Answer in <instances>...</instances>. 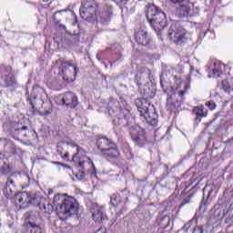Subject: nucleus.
I'll list each match as a JSON object with an SVG mask.
<instances>
[{
  "label": "nucleus",
  "instance_id": "49",
  "mask_svg": "<svg viewBox=\"0 0 233 233\" xmlns=\"http://www.w3.org/2000/svg\"><path fill=\"white\" fill-rule=\"evenodd\" d=\"M72 147H76V150H77V152H79V146H77V145H71Z\"/></svg>",
  "mask_w": 233,
  "mask_h": 233
},
{
  "label": "nucleus",
  "instance_id": "11",
  "mask_svg": "<svg viewBox=\"0 0 233 233\" xmlns=\"http://www.w3.org/2000/svg\"><path fill=\"white\" fill-rule=\"evenodd\" d=\"M15 85V76L12 73L11 66H3L2 76L0 77V86L3 88H8V86H14Z\"/></svg>",
  "mask_w": 233,
  "mask_h": 233
},
{
  "label": "nucleus",
  "instance_id": "16",
  "mask_svg": "<svg viewBox=\"0 0 233 233\" xmlns=\"http://www.w3.org/2000/svg\"><path fill=\"white\" fill-rule=\"evenodd\" d=\"M142 116L145 117L147 125H150L151 127H157V118L159 116L157 115V111H156V107H154V106H149V110Z\"/></svg>",
  "mask_w": 233,
  "mask_h": 233
},
{
  "label": "nucleus",
  "instance_id": "22",
  "mask_svg": "<svg viewBox=\"0 0 233 233\" xmlns=\"http://www.w3.org/2000/svg\"><path fill=\"white\" fill-rule=\"evenodd\" d=\"M176 15L179 17V19H184L185 17H190V7L187 5H180L177 7Z\"/></svg>",
  "mask_w": 233,
  "mask_h": 233
},
{
  "label": "nucleus",
  "instance_id": "25",
  "mask_svg": "<svg viewBox=\"0 0 233 233\" xmlns=\"http://www.w3.org/2000/svg\"><path fill=\"white\" fill-rule=\"evenodd\" d=\"M221 89L226 92V94H230L233 92V78H227L221 82Z\"/></svg>",
  "mask_w": 233,
  "mask_h": 233
},
{
  "label": "nucleus",
  "instance_id": "41",
  "mask_svg": "<svg viewBox=\"0 0 233 233\" xmlns=\"http://www.w3.org/2000/svg\"><path fill=\"white\" fill-rule=\"evenodd\" d=\"M220 1H223L225 5H229V3H232V0H220Z\"/></svg>",
  "mask_w": 233,
  "mask_h": 233
},
{
  "label": "nucleus",
  "instance_id": "12",
  "mask_svg": "<svg viewBox=\"0 0 233 233\" xmlns=\"http://www.w3.org/2000/svg\"><path fill=\"white\" fill-rule=\"evenodd\" d=\"M135 81L137 86H147L152 81V72L148 69H141L136 75Z\"/></svg>",
  "mask_w": 233,
  "mask_h": 233
},
{
  "label": "nucleus",
  "instance_id": "6",
  "mask_svg": "<svg viewBox=\"0 0 233 233\" xmlns=\"http://www.w3.org/2000/svg\"><path fill=\"white\" fill-rule=\"evenodd\" d=\"M24 223L21 233H43V222L33 211H27L24 215Z\"/></svg>",
  "mask_w": 233,
  "mask_h": 233
},
{
  "label": "nucleus",
  "instance_id": "45",
  "mask_svg": "<svg viewBox=\"0 0 233 233\" xmlns=\"http://www.w3.org/2000/svg\"><path fill=\"white\" fill-rule=\"evenodd\" d=\"M178 96H179V97H183V96H185V91H180L178 93Z\"/></svg>",
  "mask_w": 233,
  "mask_h": 233
},
{
  "label": "nucleus",
  "instance_id": "50",
  "mask_svg": "<svg viewBox=\"0 0 233 233\" xmlns=\"http://www.w3.org/2000/svg\"><path fill=\"white\" fill-rule=\"evenodd\" d=\"M44 1V3H48V0H43Z\"/></svg>",
  "mask_w": 233,
  "mask_h": 233
},
{
  "label": "nucleus",
  "instance_id": "48",
  "mask_svg": "<svg viewBox=\"0 0 233 233\" xmlns=\"http://www.w3.org/2000/svg\"><path fill=\"white\" fill-rule=\"evenodd\" d=\"M54 165H60V167H63V163L61 162H53Z\"/></svg>",
  "mask_w": 233,
  "mask_h": 233
},
{
  "label": "nucleus",
  "instance_id": "23",
  "mask_svg": "<svg viewBox=\"0 0 233 233\" xmlns=\"http://www.w3.org/2000/svg\"><path fill=\"white\" fill-rule=\"evenodd\" d=\"M63 12H68V9H63V10L56 11L53 15V19H54L55 25L56 28H59V30H65V32H66V25L61 24V19H57V15L63 14Z\"/></svg>",
  "mask_w": 233,
  "mask_h": 233
},
{
  "label": "nucleus",
  "instance_id": "38",
  "mask_svg": "<svg viewBox=\"0 0 233 233\" xmlns=\"http://www.w3.org/2000/svg\"><path fill=\"white\" fill-rule=\"evenodd\" d=\"M206 106H209L210 110H214L216 104L214 102H206Z\"/></svg>",
  "mask_w": 233,
  "mask_h": 233
},
{
  "label": "nucleus",
  "instance_id": "20",
  "mask_svg": "<svg viewBox=\"0 0 233 233\" xmlns=\"http://www.w3.org/2000/svg\"><path fill=\"white\" fill-rule=\"evenodd\" d=\"M79 167L82 168V172H85L86 174H96V166L94 165V162L90 160V158H86L84 161H80L78 163Z\"/></svg>",
  "mask_w": 233,
  "mask_h": 233
},
{
  "label": "nucleus",
  "instance_id": "28",
  "mask_svg": "<svg viewBox=\"0 0 233 233\" xmlns=\"http://www.w3.org/2000/svg\"><path fill=\"white\" fill-rule=\"evenodd\" d=\"M177 108V106L172 101V96H169L167 100V109L169 110V112H174Z\"/></svg>",
  "mask_w": 233,
  "mask_h": 233
},
{
  "label": "nucleus",
  "instance_id": "52",
  "mask_svg": "<svg viewBox=\"0 0 233 233\" xmlns=\"http://www.w3.org/2000/svg\"><path fill=\"white\" fill-rule=\"evenodd\" d=\"M76 155H74L73 157L76 158Z\"/></svg>",
  "mask_w": 233,
  "mask_h": 233
},
{
  "label": "nucleus",
  "instance_id": "2",
  "mask_svg": "<svg viewBox=\"0 0 233 233\" xmlns=\"http://www.w3.org/2000/svg\"><path fill=\"white\" fill-rule=\"evenodd\" d=\"M15 201L17 203H22L20 208H26L30 205L34 207H39L40 210H44L46 214H51L54 212V206L50 201L46 198H41V196L34 193H18L15 197Z\"/></svg>",
  "mask_w": 233,
  "mask_h": 233
},
{
  "label": "nucleus",
  "instance_id": "39",
  "mask_svg": "<svg viewBox=\"0 0 233 233\" xmlns=\"http://www.w3.org/2000/svg\"><path fill=\"white\" fill-rule=\"evenodd\" d=\"M213 75L215 77H219V76H221V71H219V69H213Z\"/></svg>",
  "mask_w": 233,
  "mask_h": 233
},
{
  "label": "nucleus",
  "instance_id": "46",
  "mask_svg": "<svg viewBox=\"0 0 233 233\" xmlns=\"http://www.w3.org/2000/svg\"><path fill=\"white\" fill-rule=\"evenodd\" d=\"M60 145H64V146L67 145L68 146V145H70V143L69 142H66V141H62V142H60Z\"/></svg>",
  "mask_w": 233,
  "mask_h": 233
},
{
  "label": "nucleus",
  "instance_id": "24",
  "mask_svg": "<svg viewBox=\"0 0 233 233\" xmlns=\"http://www.w3.org/2000/svg\"><path fill=\"white\" fill-rule=\"evenodd\" d=\"M13 188H15V187H10V184L5 183V197L7 199H15V203H16V205H17V204L20 203V202H16V201H15V196H16L17 194H23V192L15 193Z\"/></svg>",
  "mask_w": 233,
  "mask_h": 233
},
{
  "label": "nucleus",
  "instance_id": "18",
  "mask_svg": "<svg viewBox=\"0 0 233 233\" xmlns=\"http://www.w3.org/2000/svg\"><path fill=\"white\" fill-rule=\"evenodd\" d=\"M135 40L141 46H147L150 44V35L145 29H138L135 34Z\"/></svg>",
  "mask_w": 233,
  "mask_h": 233
},
{
  "label": "nucleus",
  "instance_id": "10",
  "mask_svg": "<svg viewBox=\"0 0 233 233\" xmlns=\"http://www.w3.org/2000/svg\"><path fill=\"white\" fill-rule=\"evenodd\" d=\"M96 12L97 9L90 3H86L84 6L80 8V17L84 19V21H87V23H95L96 19H97Z\"/></svg>",
  "mask_w": 233,
  "mask_h": 233
},
{
  "label": "nucleus",
  "instance_id": "17",
  "mask_svg": "<svg viewBox=\"0 0 233 233\" xmlns=\"http://www.w3.org/2000/svg\"><path fill=\"white\" fill-rule=\"evenodd\" d=\"M218 194V189L214 187L206 186L203 188V198L200 207H206L210 203V198H214Z\"/></svg>",
  "mask_w": 233,
  "mask_h": 233
},
{
  "label": "nucleus",
  "instance_id": "1",
  "mask_svg": "<svg viewBox=\"0 0 233 233\" xmlns=\"http://www.w3.org/2000/svg\"><path fill=\"white\" fill-rule=\"evenodd\" d=\"M53 205L56 207L57 216L60 219H66L71 216H77L79 205L77 200L73 197H65V195L58 194L54 197Z\"/></svg>",
  "mask_w": 233,
  "mask_h": 233
},
{
  "label": "nucleus",
  "instance_id": "13",
  "mask_svg": "<svg viewBox=\"0 0 233 233\" xmlns=\"http://www.w3.org/2000/svg\"><path fill=\"white\" fill-rule=\"evenodd\" d=\"M28 100L32 106L31 112L33 116H35L37 114H39L40 116H50V114H52L53 112L52 102L50 101L43 102L42 108H44V112H40L35 108V105L34 104V101L32 100V98H28Z\"/></svg>",
  "mask_w": 233,
  "mask_h": 233
},
{
  "label": "nucleus",
  "instance_id": "42",
  "mask_svg": "<svg viewBox=\"0 0 233 233\" xmlns=\"http://www.w3.org/2000/svg\"><path fill=\"white\" fill-rule=\"evenodd\" d=\"M203 117V113L201 111L197 112V117Z\"/></svg>",
  "mask_w": 233,
  "mask_h": 233
},
{
  "label": "nucleus",
  "instance_id": "36",
  "mask_svg": "<svg viewBox=\"0 0 233 233\" xmlns=\"http://www.w3.org/2000/svg\"><path fill=\"white\" fill-rule=\"evenodd\" d=\"M203 232H204L203 227L201 226H197L193 229V233H203Z\"/></svg>",
  "mask_w": 233,
  "mask_h": 233
},
{
  "label": "nucleus",
  "instance_id": "3",
  "mask_svg": "<svg viewBox=\"0 0 233 233\" xmlns=\"http://www.w3.org/2000/svg\"><path fill=\"white\" fill-rule=\"evenodd\" d=\"M147 18L155 32H161L167 26V14L162 12L156 5L147 6Z\"/></svg>",
  "mask_w": 233,
  "mask_h": 233
},
{
  "label": "nucleus",
  "instance_id": "43",
  "mask_svg": "<svg viewBox=\"0 0 233 233\" xmlns=\"http://www.w3.org/2000/svg\"><path fill=\"white\" fill-rule=\"evenodd\" d=\"M95 233H106V232L103 228H99Z\"/></svg>",
  "mask_w": 233,
  "mask_h": 233
},
{
  "label": "nucleus",
  "instance_id": "8",
  "mask_svg": "<svg viewBox=\"0 0 233 233\" xmlns=\"http://www.w3.org/2000/svg\"><path fill=\"white\" fill-rule=\"evenodd\" d=\"M4 127H7V132H9L10 136L16 139L17 141H21V139H25V137H28L30 136V129L28 127L22 126L16 123H9L4 125Z\"/></svg>",
  "mask_w": 233,
  "mask_h": 233
},
{
  "label": "nucleus",
  "instance_id": "51",
  "mask_svg": "<svg viewBox=\"0 0 233 233\" xmlns=\"http://www.w3.org/2000/svg\"><path fill=\"white\" fill-rule=\"evenodd\" d=\"M174 79H177V76H174Z\"/></svg>",
  "mask_w": 233,
  "mask_h": 233
},
{
  "label": "nucleus",
  "instance_id": "34",
  "mask_svg": "<svg viewBox=\"0 0 233 233\" xmlns=\"http://www.w3.org/2000/svg\"><path fill=\"white\" fill-rule=\"evenodd\" d=\"M192 221H194V218H192L191 220H189L182 228L183 230H185L186 232H188V229L190 228V227H192Z\"/></svg>",
  "mask_w": 233,
  "mask_h": 233
},
{
  "label": "nucleus",
  "instance_id": "47",
  "mask_svg": "<svg viewBox=\"0 0 233 233\" xmlns=\"http://www.w3.org/2000/svg\"><path fill=\"white\" fill-rule=\"evenodd\" d=\"M67 157H70V154L66 153L65 156H64V159H67Z\"/></svg>",
  "mask_w": 233,
  "mask_h": 233
},
{
  "label": "nucleus",
  "instance_id": "5",
  "mask_svg": "<svg viewBox=\"0 0 233 233\" xmlns=\"http://www.w3.org/2000/svg\"><path fill=\"white\" fill-rule=\"evenodd\" d=\"M54 70L58 71V76L66 83H72L77 75V67L72 63L63 58L56 60L53 65Z\"/></svg>",
  "mask_w": 233,
  "mask_h": 233
},
{
  "label": "nucleus",
  "instance_id": "15",
  "mask_svg": "<svg viewBox=\"0 0 233 233\" xmlns=\"http://www.w3.org/2000/svg\"><path fill=\"white\" fill-rule=\"evenodd\" d=\"M92 217L95 223L97 224L103 223V221H106V219H108V216H106V210L103 206H96Z\"/></svg>",
  "mask_w": 233,
  "mask_h": 233
},
{
  "label": "nucleus",
  "instance_id": "27",
  "mask_svg": "<svg viewBox=\"0 0 233 233\" xmlns=\"http://www.w3.org/2000/svg\"><path fill=\"white\" fill-rule=\"evenodd\" d=\"M10 172H12V167H10V164L4 163L0 167V174L2 176H8Z\"/></svg>",
  "mask_w": 233,
  "mask_h": 233
},
{
  "label": "nucleus",
  "instance_id": "31",
  "mask_svg": "<svg viewBox=\"0 0 233 233\" xmlns=\"http://www.w3.org/2000/svg\"><path fill=\"white\" fill-rule=\"evenodd\" d=\"M233 189L232 190H229V189H227L224 194H223V197L224 198H229V201H232L233 199Z\"/></svg>",
  "mask_w": 233,
  "mask_h": 233
},
{
  "label": "nucleus",
  "instance_id": "32",
  "mask_svg": "<svg viewBox=\"0 0 233 233\" xmlns=\"http://www.w3.org/2000/svg\"><path fill=\"white\" fill-rule=\"evenodd\" d=\"M86 176V173L85 171H80L76 175V177L78 179V181H83Z\"/></svg>",
  "mask_w": 233,
  "mask_h": 233
},
{
  "label": "nucleus",
  "instance_id": "30",
  "mask_svg": "<svg viewBox=\"0 0 233 233\" xmlns=\"http://www.w3.org/2000/svg\"><path fill=\"white\" fill-rule=\"evenodd\" d=\"M110 21H111V18L109 14L105 13L101 15L100 23H102V25H108Z\"/></svg>",
  "mask_w": 233,
  "mask_h": 233
},
{
  "label": "nucleus",
  "instance_id": "4",
  "mask_svg": "<svg viewBox=\"0 0 233 233\" xmlns=\"http://www.w3.org/2000/svg\"><path fill=\"white\" fill-rule=\"evenodd\" d=\"M96 147L99 150V156L105 159H117L119 157V148L114 141L106 137L97 138Z\"/></svg>",
  "mask_w": 233,
  "mask_h": 233
},
{
  "label": "nucleus",
  "instance_id": "33",
  "mask_svg": "<svg viewBox=\"0 0 233 233\" xmlns=\"http://www.w3.org/2000/svg\"><path fill=\"white\" fill-rule=\"evenodd\" d=\"M114 103L115 105H117V101H111L109 103L108 108L109 110H113V112H116L117 110V106H114Z\"/></svg>",
  "mask_w": 233,
  "mask_h": 233
},
{
  "label": "nucleus",
  "instance_id": "26",
  "mask_svg": "<svg viewBox=\"0 0 233 233\" xmlns=\"http://www.w3.org/2000/svg\"><path fill=\"white\" fill-rule=\"evenodd\" d=\"M45 94H46L45 88H43L41 86H35L33 87L31 97H33L34 99H37L39 96H43Z\"/></svg>",
  "mask_w": 233,
  "mask_h": 233
},
{
  "label": "nucleus",
  "instance_id": "35",
  "mask_svg": "<svg viewBox=\"0 0 233 233\" xmlns=\"http://www.w3.org/2000/svg\"><path fill=\"white\" fill-rule=\"evenodd\" d=\"M173 5H181V3H188L190 0H169Z\"/></svg>",
  "mask_w": 233,
  "mask_h": 233
},
{
  "label": "nucleus",
  "instance_id": "19",
  "mask_svg": "<svg viewBox=\"0 0 233 233\" xmlns=\"http://www.w3.org/2000/svg\"><path fill=\"white\" fill-rule=\"evenodd\" d=\"M62 103L63 105H66V106H68V108H76L78 105L77 96L74 95L72 92L66 93L62 97Z\"/></svg>",
  "mask_w": 233,
  "mask_h": 233
},
{
  "label": "nucleus",
  "instance_id": "9",
  "mask_svg": "<svg viewBox=\"0 0 233 233\" xmlns=\"http://www.w3.org/2000/svg\"><path fill=\"white\" fill-rule=\"evenodd\" d=\"M167 35L173 43L176 45H183L185 42V30L181 26L179 23H173L171 24Z\"/></svg>",
  "mask_w": 233,
  "mask_h": 233
},
{
  "label": "nucleus",
  "instance_id": "14",
  "mask_svg": "<svg viewBox=\"0 0 233 233\" xmlns=\"http://www.w3.org/2000/svg\"><path fill=\"white\" fill-rule=\"evenodd\" d=\"M0 147H3L5 154H9L10 156H15L17 150H19V147L12 140L7 138H0Z\"/></svg>",
  "mask_w": 233,
  "mask_h": 233
},
{
  "label": "nucleus",
  "instance_id": "29",
  "mask_svg": "<svg viewBox=\"0 0 233 233\" xmlns=\"http://www.w3.org/2000/svg\"><path fill=\"white\" fill-rule=\"evenodd\" d=\"M121 203V197H119L117 194H113L111 196L110 204L113 207H117Z\"/></svg>",
  "mask_w": 233,
  "mask_h": 233
},
{
  "label": "nucleus",
  "instance_id": "37",
  "mask_svg": "<svg viewBox=\"0 0 233 233\" xmlns=\"http://www.w3.org/2000/svg\"><path fill=\"white\" fill-rule=\"evenodd\" d=\"M5 183H8L9 187L12 188H15V182L12 178H7V181Z\"/></svg>",
  "mask_w": 233,
  "mask_h": 233
},
{
  "label": "nucleus",
  "instance_id": "21",
  "mask_svg": "<svg viewBox=\"0 0 233 233\" xmlns=\"http://www.w3.org/2000/svg\"><path fill=\"white\" fill-rule=\"evenodd\" d=\"M135 105L140 113V116L147 114L150 110V103L145 98H137L135 100Z\"/></svg>",
  "mask_w": 233,
  "mask_h": 233
},
{
  "label": "nucleus",
  "instance_id": "53",
  "mask_svg": "<svg viewBox=\"0 0 233 233\" xmlns=\"http://www.w3.org/2000/svg\"><path fill=\"white\" fill-rule=\"evenodd\" d=\"M34 134H36L35 131H34Z\"/></svg>",
  "mask_w": 233,
  "mask_h": 233
},
{
  "label": "nucleus",
  "instance_id": "7",
  "mask_svg": "<svg viewBox=\"0 0 233 233\" xmlns=\"http://www.w3.org/2000/svg\"><path fill=\"white\" fill-rule=\"evenodd\" d=\"M129 135L135 147L145 148V147L149 143L148 137H147V131H145V128L137 125L130 127Z\"/></svg>",
  "mask_w": 233,
  "mask_h": 233
},
{
  "label": "nucleus",
  "instance_id": "40",
  "mask_svg": "<svg viewBox=\"0 0 233 233\" xmlns=\"http://www.w3.org/2000/svg\"><path fill=\"white\" fill-rule=\"evenodd\" d=\"M160 86L162 87L164 94H167V88H165V85H163V81L162 80H160Z\"/></svg>",
  "mask_w": 233,
  "mask_h": 233
},
{
  "label": "nucleus",
  "instance_id": "44",
  "mask_svg": "<svg viewBox=\"0 0 233 233\" xmlns=\"http://www.w3.org/2000/svg\"><path fill=\"white\" fill-rule=\"evenodd\" d=\"M62 167H64L65 168H68L69 170L72 169V167L70 166L66 165V164H63Z\"/></svg>",
  "mask_w": 233,
  "mask_h": 233
}]
</instances>
